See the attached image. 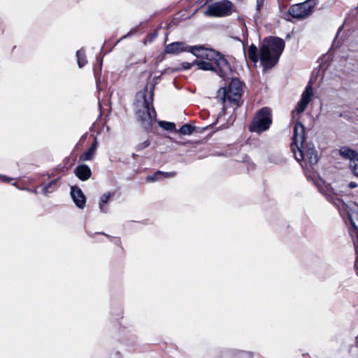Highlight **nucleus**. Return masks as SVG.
<instances>
[{
	"label": "nucleus",
	"instance_id": "1",
	"mask_svg": "<svg viewBox=\"0 0 358 358\" xmlns=\"http://www.w3.org/2000/svg\"><path fill=\"white\" fill-rule=\"evenodd\" d=\"M285 48V42L278 37H269L265 38L260 46L259 53L257 48L251 44L248 50L250 60L254 64L259 59L264 70L273 68L278 62L279 58Z\"/></svg>",
	"mask_w": 358,
	"mask_h": 358
},
{
	"label": "nucleus",
	"instance_id": "2",
	"mask_svg": "<svg viewBox=\"0 0 358 358\" xmlns=\"http://www.w3.org/2000/svg\"><path fill=\"white\" fill-rule=\"evenodd\" d=\"M305 129L301 122H296L294 127L293 142L291 148L294 157L304 169V164L313 166L318 162L317 152L313 143H305Z\"/></svg>",
	"mask_w": 358,
	"mask_h": 358
},
{
	"label": "nucleus",
	"instance_id": "3",
	"mask_svg": "<svg viewBox=\"0 0 358 358\" xmlns=\"http://www.w3.org/2000/svg\"><path fill=\"white\" fill-rule=\"evenodd\" d=\"M154 86L139 91L136 95V115L141 125L146 129L152 128V122L156 120L157 113L153 107Z\"/></svg>",
	"mask_w": 358,
	"mask_h": 358
},
{
	"label": "nucleus",
	"instance_id": "4",
	"mask_svg": "<svg viewBox=\"0 0 358 358\" xmlns=\"http://www.w3.org/2000/svg\"><path fill=\"white\" fill-rule=\"evenodd\" d=\"M203 49L206 51H212L215 53V56H213L210 59H204L205 60H196V65L198 69L203 71H215L220 77L225 78L229 75L231 71V66L220 52L213 49L206 48L203 45Z\"/></svg>",
	"mask_w": 358,
	"mask_h": 358
},
{
	"label": "nucleus",
	"instance_id": "5",
	"mask_svg": "<svg viewBox=\"0 0 358 358\" xmlns=\"http://www.w3.org/2000/svg\"><path fill=\"white\" fill-rule=\"evenodd\" d=\"M166 54L178 55L181 52H191L197 58L210 59L215 56L212 51H206L203 49V45H188L185 42H173L166 45L164 48Z\"/></svg>",
	"mask_w": 358,
	"mask_h": 358
},
{
	"label": "nucleus",
	"instance_id": "6",
	"mask_svg": "<svg viewBox=\"0 0 358 358\" xmlns=\"http://www.w3.org/2000/svg\"><path fill=\"white\" fill-rule=\"evenodd\" d=\"M243 92V84L238 79H232L228 89L220 88L217 91V99L224 103L226 101L238 104Z\"/></svg>",
	"mask_w": 358,
	"mask_h": 358
},
{
	"label": "nucleus",
	"instance_id": "7",
	"mask_svg": "<svg viewBox=\"0 0 358 358\" xmlns=\"http://www.w3.org/2000/svg\"><path fill=\"white\" fill-rule=\"evenodd\" d=\"M271 110L264 107L262 108L255 117L250 125L249 129L252 132L261 133L267 130L271 124Z\"/></svg>",
	"mask_w": 358,
	"mask_h": 358
},
{
	"label": "nucleus",
	"instance_id": "8",
	"mask_svg": "<svg viewBox=\"0 0 358 358\" xmlns=\"http://www.w3.org/2000/svg\"><path fill=\"white\" fill-rule=\"evenodd\" d=\"M234 11V4L229 0H223L208 5L205 15L213 17H225Z\"/></svg>",
	"mask_w": 358,
	"mask_h": 358
},
{
	"label": "nucleus",
	"instance_id": "9",
	"mask_svg": "<svg viewBox=\"0 0 358 358\" xmlns=\"http://www.w3.org/2000/svg\"><path fill=\"white\" fill-rule=\"evenodd\" d=\"M317 3V0H306L292 6L289 9V13L294 18H304L311 13Z\"/></svg>",
	"mask_w": 358,
	"mask_h": 358
},
{
	"label": "nucleus",
	"instance_id": "10",
	"mask_svg": "<svg viewBox=\"0 0 358 358\" xmlns=\"http://www.w3.org/2000/svg\"><path fill=\"white\" fill-rule=\"evenodd\" d=\"M339 154L343 158L350 159L351 171L358 178V152L347 146H343L341 148Z\"/></svg>",
	"mask_w": 358,
	"mask_h": 358
},
{
	"label": "nucleus",
	"instance_id": "11",
	"mask_svg": "<svg viewBox=\"0 0 358 358\" xmlns=\"http://www.w3.org/2000/svg\"><path fill=\"white\" fill-rule=\"evenodd\" d=\"M313 95V90L311 86V84L309 83L306 88L303 92L301 94V97L300 101L297 103L296 106L295 108V110L297 111L299 113H301L303 112L306 107L308 106V103L311 101V97Z\"/></svg>",
	"mask_w": 358,
	"mask_h": 358
},
{
	"label": "nucleus",
	"instance_id": "12",
	"mask_svg": "<svg viewBox=\"0 0 358 358\" xmlns=\"http://www.w3.org/2000/svg\"><path fill=\"white\" fill-rule=\"evenodd\" d=\"M315 185L317 186L320 192L323 194L327 199L336 206L338 208H340L341 206H344L345 203L341 201V199H338L336 196V194L333 192V189L331 187H329L328 186L326 187V190H324L320 185V183L319 181L315 182Z\"/></svg>",
	"mask_w": 358,
	"mask_h": 358
},
{
	"label": "nucleus",
	"instance_id": "13",
	"mask_svg": "<svg viewBox=\"0 0 358 358\" xmlns=\"http://www.w3.org/2000/svg\"><path fill=\"white\" fill-rule=\"evenodd\" d=\"M71 196L78 208L83 209L85 207L86 197L80 187L76 186L71 187Z\"/></svg>",
	"mask_w": 358,
	"mask_h": 358
},
{
	"label": "nucleus",
	"instance_id": "14",
	"mask_svg": "<svg viewBox=\"0 0 358 358\" xmlns=\"http://www.w3.org/2000/svg\"><path fill=\"white\" fill-rule=\"evenodd\" d=\"M74 173L82 181L88 180L92 176L91 169L86 164L77 166L74 169Z\"/></svg>",
	"mask_w": 358,
	"mask_h": 358
},
{
	"label": "nucleus",
	"instance_id": "15",
	"mask_svg": "<svg viewBox=\"0 0 358 358\" xmlns=\"http://www.w3.org/2000/svg\"><path fill=\"white\" fill-rule=\"evenodd\" d=\"M96 148H97V141H96V138H95L94 142L90 146V148L80 155V161L85 162V161H90V160L92 159V158L96 152Z\"/></svg>",
	"mask_w": 358,
	"mask_h": 358
},
{
	"label": "nucleus",
	"instance_id": "16",
	"mask_svg": "<svg viewBox=\"0 0 358 358\" xmlns=\"http://www.w3.org/2000/svg\"><path fill=\"white\" fill-rule=\"evenodd\" d=\"M76 58L79 68L83 67L87 62L85 52L83 48L76 52Z\"/></svg>",
	"mask_w": 358,
	"mask_h": 358
},
{
	"label": "nucleus",
	"instance_id": "17",
	"mask_svg": "<svg viewBox=\"0 0 358 358\" xmlns=\"http://www.w3.org/2000/svg\"><path fill=\"white\" fill-rule=\"evenodd\" d=\"M57 182V179H55L51 180L48 183H45L42 185V192L45 195H48L49 193L53 192L55 190V186L56 185Z\"/></svg>",
	"mask_w": 358,
	"mask_h": 358
},
{
	"label": "nucleus",
	"instance_id": "18",
	"mask_svg": "<svg viewBox=\"0 0 358 358\" xmlns=\"http://www.w3.org/2000/svg\"><path fill=\"white\" fill-rule=\"evenodd\" d=\"M158 124L159 125L160 127L166 131H172L176 129V125L173 122H169L166 121H159Z\"/></svg>",
	"mask_w": 358,
	"mask_h": 358
},
{
	"label": "nucleus",
	"instance_id": "19",
	"mask_svg": "<svg viewBox=\"0 0 358 358\" xmlns=\"http://www.w3.org/2000/svg\"><path fill=\"white\" fill-rule=\"evenodd\" d=\"M194 130V128L192 125L185 124L179 129L178 132L183 135H190L193 133Z\"/></svg>",
	"mask_w": 358,
	"mask_h": 358
},
{
	"label": "nucleus",
	"instance_id": "20",
	"mask_svg": "<svg viewBox=\"0 0 358 358\" xmlns=\"http://www.w3.org/2000/svg\"><path fill=\"white\" fill-rule=\"evenodd\" d=\"M264 0H256V13L254 15L255 20L260 17L261 10L263 8Z\"/></svg>",
	"mask_w": 358,
	"mask_h": 358
},
{
	"label": "nucleus",
	"instance_id": "21",
	"mask_svg": "<svg viewBox=\"0 0 358 358\" xmlns=\"http://www.w3.org/2000/svg\"><path fill=\"white\" fill-rule=\"evenodd\" d=\"M162 171H157V172L155 173L154 175L148 176L146 177V181L147 182H155V181L159 180L162 178Z\"/></svg>",
	"mask_w": 358,
	"mask_h": 358
},
{
	"label": "nucleus",
	"instance_id": "22",
	"mask_svg": "<svg viewBox=\"0 0 358 358\" xmlns=\"http://www.w3.org/2000/svg\"><path fill=\"white\" fill-rule=\"evenodd\" d=\"M112 196L113 194L110 192L103 194L100 198L99 203L107 204Z\"/></svg>",
	"mask_w": 358,
	"mask_h": 358
},
{
	"label": "nucleus",
	"instance_id": "23",
	"mask_svg": "<svg viewBox=\"0 0 358 358\" xmlns=\"http://www.w3.org/2000/svg\"><path fill=\"white\" fill-rule=\"evenodd\" d=\"M150 145V140L147 139V140L144 141L143 142L138 143L136 145V150L137 151H141V150L148 148Z\"/></svg>",
	"mask_w": 358,
	"mask_h": 358
},
{
	"label": "nucleus",
	"instance_id": "24",
	"mask_svg": "<svg viewBox=\"0 0 358 358\" xmlns=\"http://www.w3.org/2000/svg\"><path fill=\"white\" fill-rule=\"evenodd\" d=\"M194 65H196V60L192 62H183L181 64V69L182 70H187L191 69Z\"/></svg>",
	"mask_w": 358,
	"mask_h": 358
},
{
	"label": "nucleus",
	"instance_id": "25",
	"mask_svg": "<svg viewBox=\"0 0 358 358\" xmlns=\"http://www.w3.org/2000/svg\"><path fill=\"white\" fill-rule=\"evenodd\" d=\"M358 187V184L356 182H350L343 186L344 192H347L348 189H355Z\"/></svg>",
	"mask_w": 358,
	"mask_h": 358
},
{
	"label": "nucleus",
	"instance_id": "26",
	"mask_svg": "<svg viewBox=\"0 0 358 358\" xmlns=\"http://www.w3.org/2000/svg\"><path fill=\"white\" fill-rule=\"evenodd\" d=\"M176 175V173L174 171H172V172H164V171H162V177H164V178H172V177H174Z\"/></svg>",
	"mask_w": 358,
	"mask_h": 358
},
{
	"label": "nucleus",
	"instance_id": "27",
	"mask_svg": "<svg viewBox=\"0 0 358 358\" xmlns=\"http://www.w3.org/2000/svg\"><path fill=\"white\" fill-rule=\"evenodd\" d=\"M99 207L101 213H107L108 212V208L106 206V204L99 203Z\"/></svg>",
	"mask_w": 358,
	"mask_h": 358
},
{
	"label": "nucleus",
	"instance_id": "28",
	"mask_svg": "<svg viewBox=\"0 0 358 358\" xmlns=\"http://www.w3.org/2000/svg\"><path fill=\"white\" fill-rule=\"evenodd\" d=\"M240 357H251L252 356V354L250 352H241V351H237L236 352Z\"/></svg>",
	"mask_w": 358,
	"mask_h": 358
},
{
	"label": "nucleus",
	"instance_id": "29",
	"mask_svg": "<svg viewBox=\"0 0 358 358\" xmlns=\"http://www.w3.org/2000/svg\"><path fill=\"white\" fill-rule=\"evenodd\" d=\"M0 180L2 182H9L11 180V178H8L3 175H0Z\"/></svg>",
	"mask_w": 358,
	"mask_h": 358
},
{
	"label": "nucleus",
	"instance_id": "30",
	"mask_svg": "<svg viewBox=\"0 0 358 358\" xmlns=\"http://www.w3.org/2000/svg\"><path fill=\"white\" fill-rule=\"evenodd\" d=\"M132 34V30H131L127 34L124 35L122 38H126L127 37Z\"/></svg>",
	"mask_w": 358,
	"mask_h": 358
},
{
	"label": "nucleus",
	"instance_id": "31",
	"mask_svg": "<svg viewBox=\"0 0 358 358\" xmlns=\"http://www.w3.org/2000/svg\"><path fill=\"white\" fill-rule=\"evenodd\" d=\"M355 343H356V345L358 346V335L355 338Z\"/></svg>",
	"mask_w": 358,
	"mask_h": 358
},
{
	"label": "nucleus",
	"instance_id": "32",
	"mask_svg": "<svg viewBox=\"0 0 358 358\" xmlns=\"http://www.w3.org/2000/svg\"><path fill=\"white\" fill-rule=\"evenodd\" d=\"M114 243H116V244H118L120 243V240L117 239V238H115V241H114Z\"/></svg>",
	"mask_w": 358,
	"mask_h": 358
},
{
	"label": "nucleus",
	"instance_id": "33",
	"mask_svg": "<svg viewBox=\"0 0 358 358\" xmlns=\"http://www.w3.org/2000/svg\"><path fill=\"white\" fill-rule=\"evenodd\" d=\"M357 262H358V257L357 258V260H356V262H355V267H357Z\"/></svg>",
	"mask_w": 358,
	"mask_h": 358
},
{
	"label": "nucleus",
	"instance_id": "34",
	"mask_svg": "<svg viewBox=\"0 0 358 358\" xmlns=\"http://www.w3.org/2000/svg\"><path fill=\"white\" fill-rule=\"evenodd\" d=\"M94 75H95V76H96V69H94Z\"/></svg>",
	"mask_w": 358,
	"mask_h": 358
},
{
	"label": "nucleus",
	"instance_id": "35",
	"mask_svg": "<svg viewBox=\"0 0 358 358\" xmlns=\"http://www.w3.org/2000/svg\"><path fill=\"white\" fill-rule=\"evenodd\" d=\"M133 157L134 158L136 155L135 154H133Z\"/></svg>",
	"mask_w": 358,
	"mask_h": 358
},
{
	"label": "nucleus",
	"instance_id": "36",
	"mask_svg": "<svg viewBox=\"0 0 358 358\" xmlns=\"http://www.w3.org/2000/svg\"><path fill=\"white\" fill-rule=\"evenodd\" d=\"M357 274H358V268H357Z\"/></svg>",
	"mask_w": 358,
	"mask_h": 358
}]
</instances>
